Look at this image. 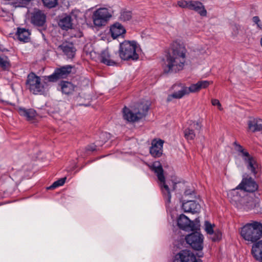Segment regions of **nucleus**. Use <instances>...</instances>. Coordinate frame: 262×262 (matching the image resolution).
Masks as SVG:
<instances>
[{
  "label": "nucleus",
  "instance_id": "f257e3e1",
  "mask_svg": "<svg viewBox=\"0 0 262 262\" xmlns=\"http://www.w3.org/2000/svg\"><path fill=\"white\" fill-rule=\"evenodd\" d=\"M258 185L251 177L243 178L241 183L227 193L230 202L240 209L249 210L252 207V202H248L243 196L245 191L253 192L258 189Z\"/></svg>",
  "mask_w": 262,
  "mask_h": 262
},
{
  "label": "nucleus",
  "instance_id": "f03ea898",
  "mask_svg": "<svg viewBox=\"0 0 262 262\" xmlns=\"http://www.w3.org/2000/svg\"><path fill=\"white\" fill-rule=\"evenodd\" d=\"M186 53L187 50L183 42L178 40L173 41L164 61V72L176 73L183 70L186 62Z\"/></svg>",
  "mask_w": 262,
  "mask_h": 262
},
{
  "label": "nucleus",
  "instance_id": "7ed1b4c3",
  "mask_svg": "<svg viewBox=\"0 0 262 262\" xmlns=\"http://www.w3.org/2000/svg\"><path fill=\"white\" fill-rule=\"evenodd\" d=\"M150 168L158 178L159 185L167 207L170 203L171 198L170 192L176 189V185L179 183V181L173 177H171L170 180H165L163 169L159 161L153 162L150 166Z\"/></svg>",
  "mask_w": 262,
  "mask_h": 262
},
{
  "label": "nucleus",
  "instance_id": "20e7f679",
  "mask_svg": "<svg viewBox=\"0 0 262 262\" xmlns=\"http://www.w3.org/2000/svg\"><path fill=\"white\" fill-rule=\"evenodd\" d=\"M140 50V46L136 41L125 40L120 44L119 55L124 60H137Z\"/></svg>",
  "mask_w": 262,
  "mask_h": 262
},
{
  "label": "nucleus",
  "instance_id": "39448f33",
  "mask_svg": "<svg viewBox=\"0 0 262 262\" xmlns=\"http://www.w3.org/2000/svg\"><path fill=\"white\" fill-rule=\"evenodd\" d=\"M240 234L245 241L255 243L262 236V224L257 222L246 224L241 228Z\"/></svg>",
  "mask_w": 262,
  "mask_h": 262
},
{
  "label": "nucleus",
  "instance_id": "423d86ee",
  "mask_svg": "<svg viewBox=\"0 0 262 262\" xmlns=\"http://www.w3.org/2000/svg\"><path fill=\"white\" fill-rule=\"evenodd\" d=\"M149 103L143 101L137 105L133 110L126 106L123 110V117L128 122H135L144 117L149 110Z\"/></svg>",
  "mask_w": 262,
  "mask_h": 262
},
{
  "label": "nucleus",
  "instance_id": "0eeeda50",
  "mask_svg": "<svg viewBox=\"0 0 262 262\" xmlns=\"http://www.w3.org/2000/svg\"><path fill=\"white\" fill-rule=\"evenodd\" d=\"M233 145L235 150L238 152V155L243 158L247 165V169L255 176L260 169L259 165L255 159L250 156L249 152L237 142H234Z\"/></svg>",
  "mask_w": 262,
  "mask_h": 262
},
{
  "label": "nucleus",
  "instance_id": "6e6552de",
  "mask_svg": "<svg viewBox=\"0 0 262 262\" xmlns=\"http://www.w3.org/2000/svg\"><path fill=\"white\" fill-rule=\"evenodd\" d=\"M26 84L27 88L34 94L42 93L47 85L46 82H41L40 78L32 72L28 74Z\"/></svg>",
  "mask_w": 262,
  "mask_h": 262
},
{
  "label": "nucleus",
  "instance_id": "1a4fd4ad",
  "mask_svg": "<svg viewBox=\"0 0 262 262\" xmlns=\"http://www.w3.org/2000/svg\"><path fill=\"white\" fill-rule=\"evenodd\" d=\"M178 227L186 231H193L199 229L200 220L196 218L193 221H191L187 216L181 214L177 219Z\"/></svg>",
  "mask_w": 262,
  "mask_h": 262
},
{
  "label": "nucleus",
  "instance_id": "9d476101",
  "mask_svg": "<svg viewBox=\"0 0 262 262\" xmlns=\"http://www.w3.org/2000/svg\"><path fill=\"white\" fill-rule=\"evenodd\" d=\"M112 15L111 12L105 8H100L93 13L92 19L94 25L96 27L105 26Z\"/></svg>",
  "mask_w": 262,
  "mask_h": 262
},
{
  "label": "nucleus",
  "instance_id": "9b49d317",
  "mask_svg": "<svg viewBox=\"0 0 262 262\" xmlns=\"http://www.w3.org/2000/svg\"><path fill=\"white\" fill-rule=\"evenodd\" d=\"M187 243L194 250H202L203 248V235L200 232L195 231L185 237Z\"/></svg>",
  "mask_w": 262,
  "mask_h": 262
},
{
  "label": "nucleus",
  "instance_id": "f8f14e48",
  "mask_svg": "<svg viewBox=\"0 0 262 262\" xmlns=\"http://www.w3.org/2000/svg\"><path fill=\"white\" fill-rule=\"evenodd\" d=\"M173 262H202V260L196 258L191 251L182 250L174 255Z\"/></svg>",
  "mask_w": 262,
  "mask_h": 262
},
{
  "label": "nucleus",
  "instance_id": "ddd939ff",
  "mask_svg": "<svg viewBox=\"0 0 262 262\" xmlns=\"http://www.w3.org/2000/svg\"><path fill=\"white\" fill-rule=\"evenodd\" d=\"M172 94L168 95L167 101L170 102L173 99H180L184 96L188 95L187 86L183 83H178L173 84L171 86Z\"/></svg>",
  "mask_w": 262,
  "mask_h": 262
},
{
  "label": "nucleus",
  "instance_id": "4468645a",
  "mask_svg": "<svg viewBox=\"0 0 262 262\" xmlns=\"http://www.w3.org/2000/svg\"><path fill=\"white\" fill-rule=\"evenodd\" d=\"M73 67L70 65H66L60 68L55 70L54 73L47 76L46 79L51 82H53L58 79L66 78L72 72Z\"/></svg>",
  "mask_w": 262,
  "mask_h": 262
},
{
  "label": "nucleus",
  "instance_id": "2eb2a0df",
  "mask_svg": "<svg viewBox=\"0 0 262 262\" xmlns=\"http://www.w3.org/2000/svg\"><path fill=\"white\" fill-rule=\"evenodd\" d=\"M202 126L198 122L190 121L189 126L184 130V136L187 140H192L196 136V132H199Z\"/></svg>",
  "mask_w": 262,
  "mask_h": 262
},
{
  "label": "nucleus",
  "instance_id": "dca6fc26",
  "mask_svg": "<svg viewBox=\"0 0 262 262\" xmlns=\"http://www.w3.org/2000/svg\"><path fill=\"white\" fill-rule=\"evenodd\" d=\"M46 22V15L42 11L35 10L31 16V23L34 26L42 27Z\"/></svg>",
  "mask_w": 262,
  "mask_h": 262
},
{
  "label": "nucleus",
  "instance_id": "f3484780",
  "mask_svg": "<svg viewBox=\"0 0 262 262\" xmlns=\"http://www.w3.org/2000/svg\"><path fill=\"white\" fill-rule=\"evenodd\" d=\"M182 208L185 212L195 214L200 212L201 206L195 201L184 200L182 202Z\"/></svg>",
  "mask_w": 262,
  "mask_h": 262
},
{
  "label": "nucleus",
  "instance_id": "a211bd4d",
  "mask_svg": "<svg viewBox=\"0 0 262 262\" xmlns=\"http://www.w3.org/2000/svg\"><path fill=\"white\" fill-rule=\"evenodd\" d=\"M164 141L161 139H155L151 141L150 147V153L154 157H160L163 154V146Z\"/></svg>",
  "mask_w": 262,
  "mask_h": 262
},
{
  "label": "nucleus",
  "instance_id": "6ab92c4d",
  "mask_svg": "<svg viewBox=\"0 0 262 262\" xmlns=\"http://www.w3.org/2000/svg\"><path fill=\"white\" fill-rule=\"evenodd\" d=\"M57 49L62 52L64 55L69 59H72L75 56L76 49L74 45L70 42H63L59 45Z\"/></svg>",
  "mask_w": 262,
  "mask_h": 262
},
{
  "label": "nucleus",
  "instance_id": "aec40b11",
  "mask_svg": "<svg viewBox=\"0 0 262 262\" xmlns=\"http://www.w3.org/2000/svg\"><path fill=\"white\" fill-rule=\"evenodd\" d=\"M188 9L193 10L202 16L207 15V11L203 4L198 1H189Z\"/></svg>",
  "mask_w": 262,
  "mask_h": 262
},
{
  "label": "nucleus",
  "instance_id": "412c9836",
  "mask_svg": "<svg viewBox=\"0 0 262 262\" xmlns=\"http://www.w3.org/2000/svg\"><path fill=\"white\" fill-rule=\"evenodd\" d=\"M212 83V81L201 80L196 83L192 84L190 86L187 87L188 95L191 93L198 92L201 89H206Z\"/></svg>",
  "mask_w": 262,
  "mask_h": 262
},
{
  "label": "nucleus",
  "instance_id": "4be33fe9",
  "mask_svg": "<svg viewBox=\"0 0 262 262\" xmlns=\"http://www.w3.org/2000/svg\"><path fill=\"white\" fill-rule=\"evenodd\" d=\"M110 32L112 37L115 39L124 34L126 30L122 25L116 22L110 26Z\"/></svg>",
  "mask_w": 262,
  "mask_h": 262
},
{
  "label": "nucleus",
  "instance_id": "5701e85b",
  "mask_svg": "<svg viewBox=\"0 0 262 262\" xmlns=\"http://www.w3.org/2000/svg\"><path fill=\"white\" fill-rule=\"evenodd\" d=\"M248 128L254 133L262 130V119L259 118H250L248 121Z\"/></svg>",
  "mask_w": 262,
  "mask_h": 262
},
{
  "label": "nucleus",
  "instance_id": "b1692460",
  "mask_svg": "<svg viewBox=\"0 0 262 262\" xmlns=\"http://www.w3.org/2000/svg\"><path fill=\"white\" fill-rule=\"evenodd\" d=\"M99 59L101 62L109 66H113L117 63L111 58V55L107 49L101 51L99 55Z\"/></svg>",
  "mask_w": 262,
  "mask_h": 262
},
{
  "label": "nucleus",
  "instance_id": "393cba45",
  "mask_svg": "<svg viewBox=\"0 0 262 262\" xmlns=\"http://www.w3.org/2000/svg\"><path fill=\"white\" fill-rule=\"evenodd\" d=\"M251 253L256 260H262V240L253 244Z\"/></svg>",
  "mask_w": 262,
  "mask_h": 262
},
{
  "label": "nucleus",
  "instance_id": "a878e982",
  "mask_svg": "<svg viewBox=\"0 0 262 262\" xmlns=\"http://www.w3.org/2000/svg\"><path fill=\"white\" fill-rule=\"evenodd\" d=\"M18 112L20 115L25 117L27 120H33L36 116V111L32 108L26 109L24 107H19Z\"/></svg>",
  "mask_w": 262,
  "mask_h": 262
},
{
  "label": "nucleus",
  "instance_id": "bb28decb",
  "mask_svg": "<svg viewBox=\"0 0 262 262\" xmlns=\"http://www.w3.org/2000/svg\"><path fill=\"white\" fill-rule=\"evenodd\" d=\"M16 34L18 40L20 41L28 42L30 40V33L26 29L18 28Z\"/></svg>",
  "mask_w": 262,
  "mask_h": 262
},
{
  "label": "nucleus",
  "instance_id": "cd10ccee",
  "mask_svg": "<svg viewBox=\"0 0 262 262\" xmlns=\"http://www.w3.org/2000/svg\"><path fill=\"white\" fill-rule=\"evenodd\" d=\"M59 86L62 93L67 95L72 93L75 88L71 82L66 81H61Z\"/></svg>",
  "mask_w": 262,
  "mask_h": 262
},
{
  "label": "nucleus",
  "instance_id": "c85d7f7f",
  "mask_svg": "<svg viewBox=\"0 0 262 262\" xmlns=\"http://www.w3.org/2000/svg\"><path fill=\"white\" fill-rule=\"evenodd\" d=\"M58 24L61 29L68 30L69 29L71 28L72 26L71 17L66 16L63 17L60 20Z\"/></svg>",
  "mask_w": 262,
  "mask_h": 262
},
{
  "label": "nucleus",
  "instance_id": "c756f323",
  "mask_svg": "<svg viewBox=\"0 0 262 262\" xmlns=\"http://www.w3.org/2000/svg\"><path fill=\"white\" fill-rule=\"evenodd\" d=\"M132 18V13L130 11L123 10L120 12L119 19L122 21H127L130 20Z\"/></svg>",
  "mask_w": 262,
  "mask_h": 262
},
{
  "label": "nucleus",
  "instance_id": "7c9ffc66",
  "mask_svg": "<svg viewBox=\"0 0 262 262\" xmlns=\"http://www.w3.org/2000/svg\"><path fill=\"white\" fill-rule=\"evenodd\" d=\"M107 134L106 133H102L100 134V138L103 139V140L102 141V142L101 143H99L98 141H97L96 142V143L97 144V145L93 144V145H91L90 146H89L88 147V150H90V151H92L97 150V146H101L103 144V143L105 142L104 137H107Z\"/></svg>",
  "mask_w": 262,
  "mask_h": 262
},
{
  "label": "nucleus",
  "instance_id": "2f4dec72",
  "mask_svg": "<svg viewBox=\"0 0 262 262\" xmlns=\"http://www.w3.org/2000/svg\"><path fill=\"white\" fill-rule=\"evenodd\" d=\"M208 235H209V238L213 242L220 241L222 237V233L219 229H215L212 234Z\"/></svg>",
  "mask_w": 262,
  "mask_h": 262
},
{
  "label": "nucleus",
  "instance_id": "473e14b6",
  "mask_svg": "<svg viewBox=\"0 0 262 262\" xmlns=\"http://www.w3.org/2000/svg\"><path fill=\"white\" fill-rule=\"evenodd\" d=\"M214 224L210 223L209 221H205L204 223V229L207 234H212L214 229Z\"/></svg>",
  "mask_w": 262,
  "mask_h": 262
},
{
  "label": "nucleus",
  "instance_id": "72a5a7b5",
  "mask_svg": "<svg viewBox=\"0 0 262 262\" xmlns=\"http://www.w3.org/2000/svg\"><path fill=\"white\" fill-rule=\"evenodd\" d=\"M66 179V177H64L58 180L57 181L54 182L48 188L54 189L58 187L62 186L65 183Z\"/></svg>",
  "mask_w": 262,
  "mask_h": 262
},
{
  "label": "nucleus",
  "instance_id": "f704fd0d",
  "mask_svg": "<svg viewBox=\"0 0 262 262\" xmlns=\"http://www.w3.org/2000/svg\"><path fill=\"white\" fill-rule=\"evenodd\" d=\"M45 6L52 8L57 5V0H42Z\"/></svg>",
  "mask_w": 262,
  "mask_h": 262
},
{
  "label": "nucleus",
  "instance_id": "c9c22d12",
  "mask_svg": "<svg viewBox=\"0 0 262 262\" xmlns=\"http://www.w3.org/2000/svg\"><path fill=\"white\" fill-rule=\"evenodd\" d=\"M189 1L181 0L178 2V5L182 8L188 9Z\"/></svg>",
  "mask_w": 262,
  "mask_h": 262
},
{
  "label": "nucleus",
  "instance_id": "e433bc0d",
  "mask_svg": "<svg viewBox=\"0 0 262 262\" xmlns=\"http://www.w3.org/2000/svg\"><path fill=\"white\" fill-rule=\"evenodd\" d=\"M252 20L259 29H262V21H260L258 16H254Z\"/></svg>",
  "mask_w": 262,
  "mask_h": 262
},
{
  "label": "nucleus",
  "instance_id": "4c0bfd02",
  "mask_svg": "<svg viewBox=\"0 0 262 262\" xmlns=\"http://www.w3.org/2000/svg\"><path fill=\"white\" fill-rule=\"evenodd\" d=\"M9 66V62L7 60L0 57V67L3 68H6Z\"/></svg>",
  "mask_w": 262,
  "mask_h": 262
},
{
  "label": "nucleus",
  "instance_id": "58836bf2",
  "mask_svg": "<svg viewBox=\"0 0 262 262\" xmlns=\"http://www.w3.org/2000/svg\"><path fill=\"white\" fill-rule=\"evenodd\" d=\"M212 104L214 106H217L220 111L223 110V107L219 100L216 99H213L211 101Z\"/></svg>",
  "mask_w": 262,
  "mask_h": 262
},
{
  "label": "nucleus",
  "instance_id": "ea45409f",
  "mask_svg": "<svg viewBox=\"0 0 262 262\" xmlns=\"http://www.w3.org/2000/svg\"><path fill=\"white\" fill-rule=\"evenodd\" d=\"M20 4L19 5V7H24L27 4H28L31 0H19Z\"/></svg>",
  "mask_w": 262,
  "mask_h": 262
},
{
  "label": "nucleus",
  "instance_id": "a19ab883",
  "mask_svg": "<svg viewBox=\"0 0 262 262\" xmlns=\"http://www.w3.org/2000/svg\"><path fill=\"white\" fill-rule=\"evenodd\" d=\"M238 27L237 26H236V25H235V26L233 27V29H234H234H236V31H235L234 33H233V34L234 35H236V34L238 33V32H237V30H238Z\"/></svg>",
  "mask_w": 262,
  "mask_h": 262
},
{
  "label": "nucleus",
  "instance_id": "79ce46f5",
  "mask_svg": "<svg viewBox=\"0 0 262 262\" xmlns=\"http://www.w3.org/2000/svg\"><path fill=\"white\" fill-rule=\"evenodd\" d=\"M185 194H188V193H187V191L185 192Z\"/></svg>",
  "mask_w": 262,
  "mask_h": 262
}]
</instances>
